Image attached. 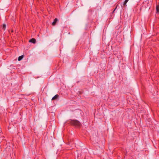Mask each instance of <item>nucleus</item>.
<instances>
[{"label":"nucleus","mask_w":159,"mask_h":159,"mask_svg":"<svg viewBox=\"0 0 159 159\" xmlns=\"http://www.w3.org/2000/svg\"><path fill=\"white\" fill-rule=\"evenodd\" d=\"M157 12L158 13L159 12V5H157L156 6Z\"/></svg>","instance_id":"7"},{"label":"nucleus","mask_w":159,"mask_h":159,"mask_svg":"<svg viewBox=\"0 0 159 159\" xmlns=\"http://www.w3.org/2000/svg\"><path fill=\"white\" fill-rule=\"evenodd\" d=\"M6 27V25L3 24L2 25V29L4 30H5V28Z\"/></svg>","instance_id":"8"},{"label":"nucleus","mask_w":159,"mask_h":159,"mask_svg":"<svg viewBox=\"0 0 159 159\" xmlns=\"http://www.w3.org/2000/svg\"><path fill=\"white\" fill-rule=\"evenodd\" d=\"M59 97V95L58 94L56 95L52 98V100H54L57 99Z\"/></svg>","instance_id":"5"},{"label":"nucleus","mask_w":159,"mask_h":159,"mask_svg":"<svg viewBox=\"0 0 159 159\" xmlns=\"http://www.w3.org/2000/svg\"><path fill=\"white\" fill-rule=\"evenodd\" d=\"M115 10H116L114 9V10L113 11V13L115 11Z\"/></svg>","instance_id":"13"},{"label":"nucleus","mask_w":159,"mask_h":159,"mask_svg":"<svg viewBox=\"0 0 159 159\" xmlns=\"http://www.w3.org/2000/svg\"><path fill=\"white\" fill-rule=\"evenodd\" d=\"M69 123L72 125L76 126H80L81 125L79 121L75 120H70Z\"/></svg>","instance_id":"1"},{"label":"nucleus","mask_w":159,"mask_h":159,"mask_svg":"<svg viewBox=\"0 0 159 159\" xmlns=\"http://www.w3.org/2000/svg\"><path fill=\"white\" fill-rule=\"evenodd\" d=\"M129 0H125L123 4V6H124L125 7L127 6L126 5V3L128 2ZM121 7H122V5H121Z\"/></svg>","instance_id":"4"},{"label":"nucleus","mask_w":159,"mask_h":159,"mask_svg":"<svg viewBox=\"0 0 159 159\" xmlns=\"http://www.w3.org/2000/svg\"><path fill=\"white\" fill-rule=\"evenodd\" d=\"M29 42L30 43H35L36 42V39H35L32 38L30 39Z\"/></svg>","instance_id":"2"},{"label":"nucleus","mask_w":159,"mask_h":159,"mask_svg":"<svg viewBox=\"0 0 159 159\" xmlns=\"http://www.w3.org/2000/svg\"><path fill=\"white\" fill-rule=\"evenodd\" d=\"M145 2V3H147L146 2Z\"/></svg>","instance_id":"14"},{"label":"nucleus","mask_w":159,"mask_h":159,"mask_svg":"<svg viewBox=\"0 0 159 159\" xmlns=\"http://www.w3.org/2000/svg\"><path fill=\"white\" fill-rule=\"evenodd\" d=\"M118 6V4H117L116 5V7L115 8V10H116V8H117Z\"/></svg>","instance_id":"10"},{"label":"nucleus","mask_w":159,"mask_h":159,"mask_svg":"<svg viewBox=\"0 0 159 159\" xmlns=\"http://www.w3.org/2000/svg\"><path fill=\"white\" fill-rule=\"evenodd\" d=\"M23 57H24V56L23 55L19 56L18 57V60L19 61H20L21 60L23 59Z\"/></svg>","instance_id":"6"},{"label":"nucleus","mask_w":159,"mask_h":159,"mask_svg":"<svg viewBox=\"0 0 159 159\" xmlns=\"http://www.w3.org/2000/svg\"><path fill=\"white\" fill-rule=\"evenodd\" d=\"M118 6V4H117L116 5V7L115 8V10H116V8H117Z\"/></svg>","instance_id":"11"},{"label":"nucleus","mask_w":159,"mask_h":159,"mask_svg":"<svg viewBox=\"0 0 159 159\" xmlns=\"http://www.w3.org/2000/svg\"><path fill=\"white\" fill-rule=\"evenodd\" d=\"M57 20H58V19L57 18H55L54 19L53 22L52 23V25L53 26L55 25H56V23L57 22Z\"/></svg>","instance_id":"3"},{"label":"nucleus","mask_w":159,"mask_h":159,"mask_svg":"<svg viewBox=\"0 0 159 159\" xmlns=\"http://www.w3.org/2000/svg\"><path fill=\"white\" fill-rule=\"evenodd\" d=\"M118 6V4H117L116 5V7L115 8V10H116V8H117Z\"/></svg>","instance_id":"9"},{"label":"nucleus","mask_w":159,"mask_h":159,"mask_svg":"<svg viewBox=\"0 0 159 159\" xmlns=\"http://www.w3.org/2000/svg\"><path fill=\"white\" fill-rule=\"evenodd\" d=\"M145 3H144V4H143V5H144V4H145Z\"/></svg>","instance_id":"15"},{"label":"nucleus","mask_w":159,"mask_h":159,"mask_svg":"<svg viewBox=\"0 0 159 159\" xmlns=\"http://www.w3.org/2000/svg\"><path fill=\"white\" fill-rule=\"evenodd\" d=\"M146 7V8H150V7H148V6H147Z\"/></svg>","instance_id":"12"}]
</instances>
